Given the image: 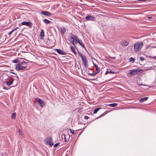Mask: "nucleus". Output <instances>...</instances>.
<instances>
[{"label": "nucleus", "instance_id": "f03ea898", "mask_svg": "<svg viewBox=\"0 0 156 156\" xmlns=\"http://www.w3.org/2000/svg\"><path fill=\"white\" fill-rule=\"evenodd\" d=\"M143 69H133L130 70L129 71V73H127V75H129V74L130 75H129V76H130L132 75H135L138 74L139 72L141 71H143Z\"/></svg>", "mask_w": 156, "mask_h": 156}, {"label": "nucleus", "instance_id": "a18cd8bd", "mask_svg": "<svg viewBox=\"0 0 156 156\" xmlns=\"http://www.w3.org/2000/svg\"><path fill=\"white\" fill-rule=\"evenodd\" d=\"M64 138V136H63V138Z\"/></svg>", "mask_w": 156, "mask_h": 156}, {"label": "nucleus", "instance_id": "5701e85b", "mask_svg": "<svg viewBox=\"0 0 156 156\" xmlns=\"http://www.w3.org/2000/svg\"><path fill=\"white\" fill-rule=\"evenodd\" d=\"M98 73L97 72H95V73H88V75L92 76H94L96 75Z\"/></svg>", "mask_w": 156, "mask_h": 156}, {"label": "nucleus", "instance_id": "49530a36", "mask_svg": "<svg viewBox=\"0 0 156 156\" xmlns=\"http://www.w3.org/2000/svg\"><path fill=\"white\" fill-rule=\"evenodd\" d=\"M20 10H22V9H20Z\"/></svg>", "mask_w": 156, "mask_h": 156}, {"label": "nucleus", "instance_id": "c03bdc74", "mask_svg": "<svg viewBox=\"0 0 156 156\" xmlns=\"http://www.w3.org/2000/svg\"><path fill=\"white\" fill-rule=\"evenodd\" d=\"M154 58L156 59V56Z\"/></svg>", "mask_w": 156, "mask_h": 156}, {"label": "nucleus", "instance_id": "6ab92c4d", "mask_svg": "<svg viewBox=\"0 0 156 156\" xmlns=\"http://www.w3.org/2000/svg\"><path fill=\"white\" fill-rule=\"evenodd\" d=\"M101 108L99 107L95 109L94 110L93 113L96 114L99 110L101 109Z\"/></svg>", "mask_w": 156, "mask_h": 156}, {"label": "nucleus", "instance_id": "2f4dec72", "mask_svg": "<svg viewBox=\"0 0 156 156\" xmlns=\"http://www.w3.org/2000/svg\"><path fill=\"white\" fill-rule=\"evenodd\" d=\"M140 59L142 61H144L145 59L144 58L142 57H140Z\"/></svg>", "mask_w": 156, "mask_h": 156}, {"label": "nucleus", "instance_id": "dca6fc26", "mask_svg": "<svg viewBox=\"0 0 156 156\" xmlns=\"http://www.w3.org/2000/svg\"><path fill=\"white\" fill-rule=\"evenodd\" d=\"M107 105V106H109L110 107H114L118 105V104L116 103H113L112 104H110Z\"/></svg>", "mask_w": 156, "mask_h": 156}, {"label": "nucleus", "instance_id": "f257e3e1", "mask_svg": "<svg viewBox=\"0 0 156 156\" xmlns=\"http://www.w3.org/2000/svg\"><path fill=\"white\" fill-rule=\"evenodd\" d=\"M144 44L142 42H137L134 45V49L135 51H139L143 46Z\"/></svg>", "mask_w": 156, "mask_h": 156}, {"label": "nucleus", "instance_id": "79ce46f5", "mask_svg": "<svg viewBox=\"0 0 156 156\" xmlns=\"http://www.w3.org/2000/svg\"><path fill=\"white\" fill-rule=\"evenodd\" d=\"M147 18L149 19H151L152 18L151 17H148Z\"/></svg>", "mask_w": 156, "mask_h": 156}, {"label": "nucleus", "instance_id": "de8ad7c7", "mask_svg": "<svg viewBox=\"0 0 156 156\" xmlns=\"http://www.w3.org/2000/svg\"><path fill=\"white\" fill-rule=\"evenodd\" d=\"M142 85H144L143 84H142Z\"/></svg>", "mask_w": 156, "mask_h": 156}, {"label": "nucleus", "instance_id": "a19ab883", "mask_svg": "<svg viewBox=\"0 0 156 156\" xmlns=\"http://www.w3.org/2000/svg\"><path fill=\"white\" fill-rule=\"evenodd\" d=\"M3 88L5 90H8V89L6 88L5 87H4Z\"/></svg>", "mask_w": 156, "mask_h": 156}, {"label": "nucleus", "instance_id": "9b49d317", "mask_svg": "<svg viewBox=\"0 0 156 156\" xmlns=\"http://www.w3.org/2000/svg\"><path fill=\"white\" fill-rule=\"evenodd\" d=\"M41 14L48 16H50L52 15L51 13L47 11H42L41 12Z\"/></svg>", "mask_w": 156, "mask_h": 156}, {"label": "nucleus", "instance_id": "bb28decb", "mask_svg": "<svg viewBox=\"0 0 156 156\" xmlns=\"http://www.w3.org/2000/svg\"><path fill=\"white\" fill-rule=\"evenodd\" d=\"M17 28H18L17 27V28H16L14 29H13V30H11L9 33H8L9 35H11L12 34V32L13 31H15L16 30V29Z\"/></svg>", "mask_w": 156, "mask_h": 156}, {"label": "nucleus", "instance_id": "4be33fe9", "mask_svg": "<svg viewBox=\"0 0 156 156\" xmlns=\"http://www.w3.org/2000/svg\"><path fill=\"white\" fill-rule=\"evenodd\" d=\"M148 98L147 97H145L143 98H141L140 100V101L143 102L144 101H146L147 100Z\"/></svg>", "mask_w": 156, "mask_h": 156}, {"label": "nucleus", "instance_id": "f8f14e48", "mask_svg": "<svg viewBox=\"0 0 156 156\" xmlns=\"http://www.w3.org/2000/svg\"><path fill=\"white\" fill-rule=\"evenodd\" d=\"M77 42H78L80 45H81L82 48L86 49L84 44L82 42L81 40H79V39H77Z\"/></svg>", "mask_w": 156, "mask_h": 156}, {"label": "nucleus", "instance_id": "a878e982", "mask_svg": "<svg viewBox=\"0 0 156 156\" xmlns=\"http://www.w3.org/2000/svg\"><path fill=\"white\" fill-rule=\"evenodd\" d=\"M16 69L17 70H20V63H18L16 65Z\"/></svg>", "mask_w": 156, "mask_h": 156}, {"label": "nucleus", "instance_id": "393cba45", "mask_svg": "<svg viewBox=\"0 0 156 156\" xmlns=\"http://www.w3.org/2000/svg\"><path fill=\"white\" fill-rule=\"evenodd\" d=\"M16 116V113H13L12 114L11 117L12 119H15Z\"/></svg>", "mask_w": 156, "mask_h": 156}, {"label": "nucleus", "instance_id": "7c9ffc66", "mask_svg": "<svg viewBox=\"0 0 156 156\" xmlns=\"http://www.w3.org/2000/svg\"><path fill=\"white\" fill-rule=\"evenodd\" d=\"M83 64L84 66V67H85V68H87V62H86V63H83Z\"/></svg>", "mask_w": 156, "mask_h": 156}, {"label": "nucleus", "instance_id": "f3484780", "mask_svg": "<svg viewBox=\"0 0 156 156\" xmlns=\"http://www.w3.org/2000/svg\"><path fill=\"white\" fill-rule=\"evenodd\" d=\"M81 60H82L83 64L87 62L86 59V58L85 56H84V57H82Z\"/></svg>", "mask_w": 156, "mask_h": 156}, {"label": "nucleus", "instance_id": "4c0bfd02", "mask_svg": "<svg viewBox=\"0 0 156 156\" xmlns=\"http://www.w3.org/2000/svg\"><path fill=\"white\" fill-rule=\"evenodd\" d=\"M109 73H114L115 72H112L111 70H110L109 71Z\"/></svg>", "mask_w": 156, "mask_h": 156}, {"label": "nucleus", "instance_id": "a211bd4d", "mask_svg": "<svg viewBox=\"0 0 156 156\" xmlns=\"http://www.w3.org/2000/svg\"><path fill=\"white\" fill-rule=\"evenodd\" d=\"M43 22L46 24H48L51 23V21L47 19H44L43 20Z\"/></svg>", "mask_w": 156, "mask_h": 156}, {"label": "nucleus", "instance_id": "e433bc0d", "mask_svg": "<svg viewBox=\"0 0 156 156\" xmlns=\"http://www.w3.org/2000/svg\"><path fill=\"white\" fill-rule=\"evenodd\" d=\"M105 115V114H102L101 115H100V116L98 117H97V118L96 119H97L98 118H99V117H101V116H103V115Z\"/></svg>", "mask_w": 156, "mask_h": 156}, {"label": "nucleus", "instance_id": "2eb2a0df", "mask_svg": "<svg viewBox=\"0 0 156 156\" xmlns=\"http://www.w3.org/2000/svg\"><path fill=\"white\" fill-rule=\"evenodd\" d=\"M93 64L96 68V72L98 73H99L100 72V68L98 67V66L96 65L95 63H93Z\"/></svg>", "mask_w": 156, "mask_h": 156}, {"label": "nucleus", "instance_id": "c756f323", "mask_svg": "<svg viewBox=\"0 0 156 156\" xmlns=\"http://www.w3.org/2000/svg\"><path fill=\"white\" fill-rule=\"evenodd\" d=\"M60 144L59 143H57L54 145V147H57Z\"/></svg>", "mask_w": 156, "mask_h": 156}, {"label": "nucleus", "instance_id": "c9c22d12", "mask_svg": "<svg viewBox=\"0 0 156 156\" xmlns=\"http://www.w3.org/2000/svg\"><path fill=\"white\" fill-rule=\"evenodd\" d=\"M70 131L71 133L72 134H74V131L73 130L72 131L71 129H70Z\"/></svg>", "mask_w": 156, "mask_h": 156}, {"label": "nucleus", "instance_id": "39448f33", "mask_svg": "<svg viewBox=\"0 0 156 156\" xmlns=\"http://www.w3.org/2000/svg\"><path fill=\"white\" fill-rule=\"evenodd\" d=\"M44 141L48 145H49L50 147H51L53 145V142L52 137L49 136L47 137L44 140Z\"/></svg>", "mask_w": 156, "mask_h": 156}, {"label": "nucleus", "instance_id": "20e7f679", "mask_svg": "<svg viewBox=\"0 0 156 156\" xmlns=\"http://www.w3.org/2000/svg\"><path fill=\"white\" fill-rule=\"evenodd\" d=\"M27 64V62L23 61L22 58H20V70L26 68Z\"/></svg>", "mask_w": 156, "mask_h": 156}, {"label": "nucleus", "instance_id": "cd10ccee", "mask_svg": "<svg viewBox=\"0 0 156 156\" xmlns=\"http://www.w3.org/2000/svg\"><path fill=\"white\" fill-rule=\"evenodd\" d=\"M19 60L18 59H15L12 61V62L14 63H18L19 62Z\"/></svg>", "mask_w": 156, "mask_h": 156}, {"label": "nucleus", "instance_id": "72a5a7b5", "mask_svg": "<svg viewBox=\"0 0 156 156\" xmlns=\"http://www.w3.org/2000/svg\"><path fill=\"white\" fill-rule=\"evenodd\" d=\"M109 57L112 59H114L115 58V57H111V56H109Z\"/></svg>", "mask_w": 156, "mask_h": 156}, {"label": "nucleus", "instance_id": "aec40b11", "mask_svg": "<svg viewBox=\"0 0 156 156\" xmlns=\"http://www.w3.org/2000/svg\"><path fill=\"white\" fill-rule=\"evenodd\" d=\"M70 49L73 53L75 55L76 54L75 49L74 47L73 46H71L70 47Z\"/></svg>", "mask_w": 156, "mask_h": 156}, {"label": "nucleus", "instance_id": "f704fd0d", "mask_svg": "<svg viewBox=\"0 0 156 156\" xmlns=\"http://www.w3.org/2000/svg\"><path fill=\"white\" fill-rule=\"evenodd\" d=\"M84 118L85 119H88L89 118V117H88L87 116H85L84 117Z\"/></svg>", "mask_w": 156, "mask_h": 156}, {"label": "nucleus", "instance_id": "ddd939ff", "mask_svg": "<svg viewBox=\"0 0 156 156\" xmlns=\"http://www.w3.org/2000/svg\"><path fill=\"white\" fill-rule=\"evenodd\" d=\"M66 31L65 28L64 27H62L61 28L60 33L62 35L64 34Z\"/></svg>", "mask_w": 156, "mask_h": 156}, {"label": "nucleus", "instance_id": "c85d7f7f", "mask_svg": "<svg viewBox=\"0 0 156 156\" xmlns=\"http://www.w3.org/2000/svg\"><path fill=\"white\" fill-rule=\"evenodd\" d=\"M134 61L135 59L132 57H131L129 59V61L130 62H134Z\"/></svg>", "mask_w": 156, "mask_h": 156}, {"label": "nucleus", "instance_id": "4468645a", "mask_svg": "<svg viewBox=\"0 0 156 156\" xmlns=\"http://www.w3.org/2000/svg\"><path fill=\"white\" fill-rule=\"evenodd\" d=\"M129 44V42L123 40L121 42V44L122 45L127 46Z\"/></svg>", "mask_w": 156, "mask_h": 156}, {"label": "nucleus", "instance_id": "423d86ee", "mask_svg": "<svg viewBox=\"0 0 156 156\" xmlns=\"http://www.w3.org/2000/svg\"><path fill=\"white\" fill-rule=\"evenodd\" d=\"M96 20V18L93 16L89 15L86 17L85 21H95Z\"/></svg>", "mask_w": 156, "mask_h": 156}, {"label": "nucleus", "instance_id": "37998d69", "mask_svg": "<svg viewBox=\"0 0 156 156\" xmlns=\"http://www.w3.org/2000/svg\"><path fill=\"white\" fill-rule=\"evenodd\" d=\"M18 132L19 133H20V129H19V130H18Z\"/></svg>", "mask_w": 156, "mask_h": 156}, {"label": "nucleus", "instance_id": "6e6552de", "mask_svg": "<svg viewBox=\"0 0 156 156\" xmlns=\"http://www.w3.org/2000/svg\"><path fill=\"white\" fill-rule=\"evenodd\" d=\"M21 24L22 25H26L29 28H32V23L29 22L23 21L21 23Z\"/></svg>", "mask_w": 156, "mask_h": 156}, {"label": "nucleus", "instance_id": "473e14b6", "mask_svg": "<svg viewBox=\"0 0 156 156\" xmlns=\"http://www.w3.org/2000/svg\"><path fill=\"white\" fill-rule=\"evenodd\" d=\"M79 55L80 56V57H81V59L82 58V57H84V56H83L82 55L80 54V53H79Z\"/></svg>", "mask_w": 156, "mask_h": 156}, {"label": "nucleus", "instance_id": "0eeeda50", "mask_svg": "<svg viewBox=\"0 0 156 156\" xmlns=\"http://www.w3.org/2000/svg\"><path fill=\"white\" fill-rule=\"evenodd\" d=\"M36 99L38 102L39 105L40 107L43 108L45 104L44 101L38 98H36Z\"/></svg>", "mask_w": 156, "mask_h": 156}, {"label": "nucleus", "instance_id": "b1692460", "mask_svg": "<svg viewBox=\"0 0 156 156\" xmlns=\"http://www.w3.org/2000/svg\"><path fill=\"white\" fill-rule=\"evenodd\" d=\"M40 36L41 37H44V33L43 30H41V32L40 33Z\"/></svg>", "mask_w": 156, "mask_h": 156}, {"label": "nucleus", "instance_id": "7ed1b4c3", "mask_svg": "<svg viewBox=\"0 0 156 156\" xmlns=\"http://www.w3.org/2000/svg\"><path fill=\"white\" fill-rule=\"evenodd\" d=\"M70 42L73 45H74L75 44L77 43V41L78 38L76 36H75L73 34H71L70 35Z\"/></svg>", "mask_w": 156, "mask_h": 156}, {"label": "nucleus", "instance_id": "1a4fd4ad", "mask_svg": "<svg viewBox=\"0 0 156 156\" xmlns=\"http://www.w3.org/2000/svg\"><path fill=\"white\" fill-rule=\"evenodd\" d=\"M55 50L60 55H66L67 54L66 53L65 51L60 49H56Z\"/></svg>", "mask_w": 156, "mask_h": 156}, {"label": "nucleus", "instance_id": "58836bf2", "mask_svg": "<svg viewBox=\"0 0 156 156\" xmlns=\"http://www.w3.org/2000/svg\"><path fill=\"white\" fill-rule=\"evenodd\" d=\"M20 135H23V133L22 132H21V130H20Z\"/></svg>", "mask_w": 156, "mask_h": 156}, {"label": "nucleus", "instance_id": "9d476101", "mask_svg": "<svg viewBox=\"0 0 156 156\" xmlns=\"http://www.w3.org/2000/svg\"><path fill=\"white\" fill-rule=\"evenodd\" d=\"M64 136V139L65 142L69 140V139L70 138V135L68 133H67L66 134H63L62 135V137L63 138Z\"/></svg>", "mask_w": 156, "mask_h": 156}, {"label": "nucleus", "instance_id": "ea45409f", "mask_svg": "<svg viewBox=\"0 0 156 156\" xmlns=\"http://www.w3.org/2000/svg\"><path fill=\"white\" fill-rule=\"evenodd\" d=\"M109 73V71H107L105 73V74H107L108 73Z\"/></svg>", "mask_w": 156, "mask_h": 156}, {"label": "nucleus", "instance_id": "412c9836", "mask_svg": "<svg viewBox=\"0 0 156 156\" xmlns=\"http://www.w3.org/2000/svg\"><path fill=\"white\" fill-rule=\"evenodd\" d=\"M13 80L12 79L11 81H9V82H6V83L7 85L10 86L12 84Z\"/></svg>", "mask_w": 156, "mask_h": 156}]
</instances>
